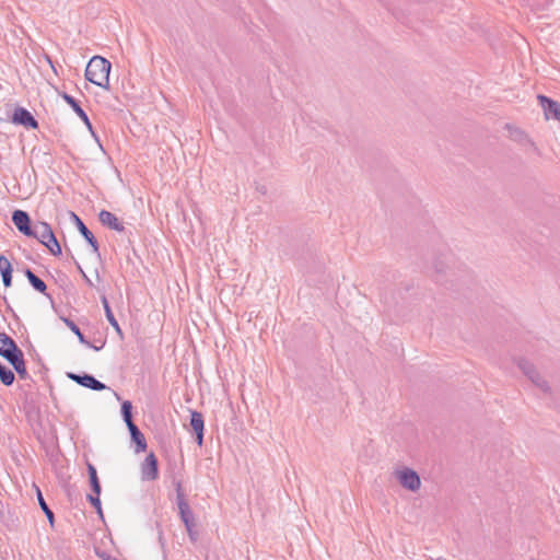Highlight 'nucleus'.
Wrapping results in <instances>:
<instances>
[{"label":"nucleus","mask_w":560,"mask_h":560,"mask_svg":"<svg viewBox=\"0 0 560 560\" xmlns=\"http://www.w3.org/2000/svg\"><path fill=\"white\" fill-rule=\"evenodd\" d=\"M110 69L112 63L106 58L94 56L88 62L84 75L91 83L108 90Z\"/></svg>","instance_id":"nucleus-1"},{"label":"nucleus","mask_w":560,"mask_h":560,"mask_svg":"<svg viewBox=\"0 0 560 560\" xmlns=\"http://www.w3.org/2000/svg\"><path fill=\"white\" fill-rule=\"evenodd\" d=\"M516 364L518 369L523 372V374L542 393L550 394L551 387L549 383L540 375V373L536 370L534 364H532L526 359H517Z\"/></svg>","instance_id":"nucleus-2"},{"label":"nucleus","mask_w":560,"mask_h":560,"mask_svg":"<svg viewBox=\"0 0 560 560\" xmlns=\"http://www.w3.org/2000/svg\"><path fill=\"white\" fill-rule=\"evenodd\" d=\"M0 355L10 364L24 357L13 338L5 332H0Z\"/></svg>","instance_id":"nucleus-3"},{"label":"nucleus","mask_w":560,"mask_h":560,"mask_svg":"<svg viewBox=\"0 0 560 560\" xmlns=\"http://www.w3.org/2000/svg\"><path fill=\"white\" fill-rule=\"evenodd\" d=\"M176 500L177 506L179 511V516L182 522L184 523L186 529H190V527H195V518L194 513L185 499V494L182 491V486L178 482L176 487Z\"/></svg>","instance_id":"nucleus-4"},{"label":"nucleus","mask_w":560,"mask_h":560,"mask_svg":"<svg viewBox=\"0 0 560 560\" xmlns=\"http://www.w3.org/2000/svg\"><path fill=\"white\" fill-rule=\"evenodd\" d=\"M399 483L409 491H417L420 489L421 479L417 471L410 468H404L396 472Z\"/></svg>","instance_id":"nucleus-5"},{"label":"nucleus","mask_w":560,"mask_h":560,"mask_svg":"<svg viewBox=\"0 0 560 560\" xmlns=\"http://www.w3.org/2000/svg\"><path fill=\"white\" fill-rule=\"evenodd\" d=\"M11 120L15 125L23 126L27 129L38 128V122L30 110L24 107H16L12 114Z\"/></svg>","instance_id":"nucleus-6"},{"label":"nucleus","mask_w":560,"mask_h":560,"mask_svg":"<svg viewBox=\"0 0 560 560\" xmlns=\"http://www.w3.org/2000/svg\"><path fill=\"white\" fill-rule=\"evenodd\" d=\"M68 377L72 381H74L77 384L90 388L92 390L101 392L107 388V386L96 380L93 375L83 373V374H75V373H68Z\"/></svg>","instance_id":"nucleus-7"},{"label":"nucleus","mask_w":560,"mask_h":560,"mask_svg":"<svg viewBox=\"0 0 560 560\" xmlns=\"http://www.w3.org/2000/svg\"><path fill=\"white\" fill-rule=\"evenodd\" d=\"M61 97L63 101L74 110V113L81 118V120L84 122V125L89 128L92 136L95 138L97 142H100L98 137L93 130L92 124L86 115V113L83 110V108L80 106V103L70 94L63 92L61 94ZM101 144V143H98ZM102 148V145H100Z\"/></svg>","instance_id":"nucleus-8"},{"label":"nucleus","mask_w":560,"mask_h":560,"mask_svg":"<svg viewBox=\"0 0 560 560\" xmlns=\"http://www.w3.org/2000/svg\"><path fill=\"white\" fill-rule=\"evenodd\" d=\"M537 100L544 109L546 119H556L560 121V103L546 95H538Z\"/></svg>","instance_id":"nucleus-9"},{"label":"nucleus","mask_w":560,"mask_h":560,"mask_svg":"<svg viewBox=\"0 0 560 560\" xmlns=\"http://www.w3.org/2000/svg\"><path fill=\"white\" fill-rule=\"evenodd\" d=\"M12 222L19 232L25 236H31L33 226L30 214L26 211L20 209L14 210L12 213Z\"/></svg>","instance_id":"nucleus-10"},{"label":"nucleus","mask_w":560,"mask_h":560,"mask_svg":"<svg viewBox=\"0 0 560 560\" xmlns=\"http://www.w3.org/2000/svg\"><path fill=\"white\" fill-rule=\"evenodd\" d=\"M71 218L73 219V222H74L75 226L78 228L80 234L92 247L93 253L96 254L97 256H100L98 242L95 238V236L93 235V233L88 229V226L83 223V221L74 212H71Z\"/></svg>","instance_id":"nucleus-11"},{"label":"nucleus","mask_w":560,"mask_h":560,"mask_svg":"<svg viewBox=\"0 0 560 560\" xmlns=\"http://www.w3.org/2000/svg\"><path fill=\"white\" fill-rule=\"evenodd\" d=\"M142 478L147 480H155L159 477V464L158 458L153 453H150L141 468Z\"/></svg>","instance_id":"nucleus-12"},{"label":"nucleus","mask_w":560,"mask_h":560,"mask_svg":"<svg viewBox=\"0 0 560 560\" xmlns=\"http://www.w3.org/2000/svg\"><path fill=\"white\" fill-rule=\"evenodd\" d=\"M190 427L196 434V442L199 446L203 443V430L205 421L201 412L191 410L190 411Z\"/></svg>","instance_id":"nucleus-13"},{"label":"nucleus","mask_w":560,"mask_h":560,"mask_svg":"<svg viewBox=\"0 0 560 560\" xmlns=\"http://www.w3.org/2000/svg\"><path fill=\"white\" fill-rule=\"evenodd\" d=\"M98 220L103 225H106L114 231L122 232L125 230L124 224L118 220V218L107 210H102L98 213Z\"/></svg>","instance_id":"nucleus-14"},{"label":"nucleus","mask_w":560,"mask_h":560,"mask_svg":"<svg viewBox=\"0 0 560 560\" xmlns=\"http://www.w3.org/2000/svg\"><path fill=\"white\" fill-rule=\"evenodd\" d=\"M49 235H54L51 226L47 222H37L33 226L30 237H35L42 244H46Z\"/></svg>","instance_id":"nucleus-15"},{"label":"nucleus","mask_w":560,"mask_h":560,"mask_svg":"<svg viewBox=\"0 0 560 560\" xmlns=\"http://www.w3.org/2000/svg\"><path fill=\"white\" fill-rule=\"evenodd\" d=\"M127 428L129 430L131 441L136 444V453L144 452L147 450V441L143 433L135 423L128 424Z\"/></svg>","instance_id":"nucleus-16"},{"label":"nucleus","mask_w":560,"mask_h":560,"mask_svg":"<svg viewBox=\"0 0 560 560\" xmlns=\"http://www.w3.org/2000/svg\"><path fill=\"white\" fill-rule=\"evenodd\" d=\"M101 301H102V304H103V307H104V311H105V316H106L108 323L115 329V331L118 334V336L120 338H122V330H121L117 319L115 318V316H114V314L112 312V308L109 306L107 298L105 295H102Z\"/></svg>","instance_id":"nucleus-17"},{"label":"nucleus","mask_w":560,"mask_h":560,"mask_svg":"<svg viewBox=\"0 0 560 560\" xmlns=\"http://www.w3.org/2000/svg\"><path fill=\"white\" fill-rule=\"evenodd\" d=\"M30 284L39 293L46 294L47 285L46 283L37 277L30 268H26L24 271Z\"/></svg>","instance_id":"nucleus-18"},{"label":"nucleus","mask_w":560,"mask_h":560,"mask_svg":"<svg viewBox=\"0 0 560 560\" xmlns=\"http://www.w3.org/2000/svg\"><path fill=\"white\" fill-rule=\"evenodd\" d=\"M61 319L66 324V326L78 337L80 343L91 346V342L86 340L85 336L82 334L79 326L72 319L68 317H61Z\"/></svg>","instance_id":"nucleus-19"},{"label":"nucleus","mask_w":560,"mask_h":560,"mask_svg":"<svg viewBox=\"0 0 560 560\" xmlns=\"http://www.w3.org/2000/svg\"><path fill=\"white\" fill-rule=\"evenodd\" d=\"M36 495H37V501H38V504L42 509V511L45 513L49 524L51 526H54V522H55V515H54V512L50 510V508L48 506V504L46 503L44 497H43V493L42 491L39 490V488H36Z\"/></svg>","instance_id":"nucleus-20"},{"label":"nucleus","mask_w":560,"mask_h":560,"mask_svg":"<svg viewBox=\"0 0 560 560\" xmlns=\"http://www.w3.org/2000/svg\"><path fill=\"white\" fill-rule=\"evenodd\" d=\"M15 380L14 373L7 365L0 363V381L3 385L10 386Z\"/></svg>","instance_id":"nucleus-21"},{"label":"nucleus","mask_w":560,"mask_h":560,"mask_svg":"<svg viewBox=\"0 0 560 560\" xmlns=\"http://www.w3.org/2000/svg\"><path fill=\"white\" fill-rule=\"evenodd\" d=\"M121 417L126 425L135 423L132 420V404L129 400H124L120 408Z\"/></svg>","instance_id":"nucleus-22"},{"label":"nucleus","mask_w":560,"mask_h":560,"mask_svg":"<svg viewBox=\"0 0 560 560\" xmlns=\"http://www.w3.org/2000/svg\"><path fill=\"white\" fill-rule=\"evenodd\" d=\"M51 255L54 256H59L61 255L62 250H61V246L58 242V240L56 238L55 234L54 235H49L48 237V241L46 242V244H43Z\"/></svg>","instance_id":"nucleus-23"},{"label":"nucleus","mask_w":560,"mask_h":560,"mask_svg":"<svg viewBox=\"0 0 560 560\" xmlns=\"http://www.w3.org/2000/svg\"><path fill=\"white\" fill-rule=\"evenodd\" d=\"M11 365L13 366L14 371L18 373V375L21 378L26 380L28 377V373H27L26 366H25L24 357L16 360Z\"/></svg>","instance_id":"nucleus-24"},{"label":"nucleus","mask_w":560,"mask_h":560,"mask_svg":"<svg viewBox=\"0 0 560 560\" xmlns=\"http://www.w3.org/2000/svg\"><path fill=\"white\" fill-rule=\"evenodd\" d=\"M86 499L96 509L98 515L103 516V511H102V504H101L100 495H97L95 493L94 494H88Z\"/></svg>","instance_id":"nucleus-25"},{"label":"nucleus","mask_w":560,"mask_h":560,"mask_svg":"<svg viewBox=\"0 0 560 560\" xmlns=\"http://www.w3.org/2000/svg\"><path fill=\"white\" fill-rule=\"evenodd\" d=\"M526 1L533 10H537V11L545 10L550 2V0H526Z\"/></svg>","instance_id":"nucleus-26"},{"label":"nucleus","mask_w":560,"mask_h":560,"mask_svg":"<svg viewBox=\"0 0 560 560\" xmlns=\"http://www.w3.org/2000/svg\"><path fill=\"white\" fill-rule=\"evenodd\" d=\"M7 271L12 272V265L10 260L4 256L0 255V273L1 276L4 275Z\"/></svg>","instance_id":"nucleus-27"},{"label":"nucleus","mask_w":560,"mask_h":560,"mask_svg":"<svg viewBox=\"0 0 560 560\" xmlns=\"http://www.w3.org/2000/svg\"><path fill=\"white\" fill-rule=\"evenodd\" d=\"M90 479V486L93 491V493L100 495L101 494V482L98 477L89 478Z\"/></svg>","instance_id":"nucleus-28"},{"label":"nucleus","mask_w":560,"mask_h":560,"mask_svg":"<svg viewBox=\"0 0 560 560\" xmlns=\"http://www.w3.org/2000/svg\"><path fill=\"white\" fill-rule=\"evenodd\" d=\"M1 277H2V282H3L4 287L5 288L11 287V284H12V272L7 271Z\"/></svg>","instance_id":"nucleus-29"},{"label":"nucleus","mask_w":560,"mask_h":560,"mask_svg":"<svg viewBox=\"0 0 560 560\" xmlns=\"http://www.w3.org/2000/svg\"><path fill=\"white\" fill-rule=\"evenodd\" d=\"M78 269L80 270V272H81V275H82V277H83V279H84L85 283H86L89 287H93L94 284H93L92 280H91V279L85 275V272L83 271V269L81 268V266H80V265H78Z\"/></svg>","instance_id":"nucleus-30"},{"label":"nucleus","mask_w":560,"mask_h":560,"mask_svg":"<svg viewBox=\"0 0 560 560\" xmlns=\"http://www.w3.org/2000/svg\"><path fill=\"white\" fill-rule=\"evenodd\" d=\"M89 478L97 477L96 468L92 464H88Z\"/></svg>","instance_id":"nucleus-31"},{"label":"nucleus","mask_w":560,"mask_h":560,"mask_svg":"<svg viewBox=\"0 0 560 560\" xmlns=\"http://www.w3.org/2000/svg\"><path fill=\"white\" fill-rule=\"evenodd\" d=\"M190 539L196 540L197 533L194 530V527H190V529H186Z\"/></svg>","instance_id":"nucleus-32"},{"label":"nucleus","mask_w":560,"mask_h":560,"mask_svg":"<svg viewBox=\"0 0 560 560\" xmlns=\"http://www.w3.org/2000/svg\"><path fill=\"white\" fill-rule=\"evenodd\" d=\"M89 347L93 348L95 351H100L104 347V342L100 347H97V345H92V343Z\"/></svg>","instance_id":"nucleus-33"},{"label":"nucleus","mask_w":560,"mask_h":560,"mask_svg":"<svg viewBox=\"0 0 560 560\" xmlns=\"http://www.w3.org/2000/svg\"><path fill=\"white\" fill-rule=\"evenodd\" d=\"M114 395H115V397H116L118 400H120V396H119V394H118V393L114 392Z\"/></svg>","instance_id":"nucleus-34"}]
</instances>
